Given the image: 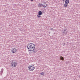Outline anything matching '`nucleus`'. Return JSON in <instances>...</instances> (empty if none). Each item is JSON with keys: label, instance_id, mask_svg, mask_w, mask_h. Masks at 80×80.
I'll return each mask as SVG.
<instances>
[{"label": "nucleus", "instance_id": "obj_1", "mask_svg": "<svg viewBox=\"0 0 80 80\" xmlns=\"http://www.w3.org/2000/svg\"><path fill=\"white\" fill-rule=\"evenodd\" d=\"M35 46L33 43H30L29 44H28V46H27V48L28 49V51L29 52H32L33 53H36V51L35 49Z\"/></svg>", "mask_w": 80, "mask_h": 80}, {"label": "nucleus", "instance_id": "obj_2", "mask_svg": "<svg viewBox=\"0 0 80 80\" xmlns=\"http://www.w3.org/2000/svg\"><path fill=\"white\" fill-rule=\"evenodd\" d=\"M11 65L12 67H17V62L16 61L15 59H14L12 60L11 63Z\"/></svg>", "mask_w": 80, "mask_h": 80}, {"label": "nucleus", "instance_id": "obj_3", "mask_svg": "<svg viewBox=\"0 0 80 80\" xmlns=\"http://www.w3.org/2000/svg\"><path fill=\"white\" fill-rule=\"evenodd\" d=\"M62 34H63L64 35H65L67 33V28L65 27L64 29H63L62 30Z\"/></svg>", "mask_w": 80, "mask_h": 80}, {"label": "nucleus", "instance_id": "obj_4", "mask_svg": "<svg viewBox=\"0 0 80 80\" xmlns=\"http://www.w3.org/2000/svg\"><path fill=\"white\" fill-rule=\"evenodd\" d=\"M28 68L29 71H33L35 69V67H34V65H32L29 67Z\"/></svg>", "mask_w": 80, "mask_h": 80}, {"label": "nucleus", "instance_id": "obj_5", "mask_svg": "<svg viewBox=\"0 0 80 80\" xmlns=\"http://www.w3.org/2000/svg\"><path fill=\"white\" fill-rule=\"evenodd\" d=\"M16 51H17V50H16V48H14L11 51V52H12V53H16Z\"/></svg>", "mask_w": 80, "mask_h": 80}, {"label": "nucleus", "instance_id": "obj_6", "mask_svg": "<svg viewBox=\"0 0 80 80\" xmlns=\"http://www.w3.org/2000/svg\"><path fill=\"white\" fill-rule=\"evenodd\" d=\"M3 72V69L2 68L1 69V71H0V75H2V74Z\"/></svg>", "mask_w": 80, "mask_h": 80}, {"label": "nucleus", "instance_id": "obj_7", "mask_svg": "<svg viewBox=\"0 0 80 80\" xmlns=\"http://www.w3.org/2000/svg\"><path fill=\"white\" fill-rule=\"evenodd\" d=\"M64 6L65 8L67 7L68 6V4H66L65 3L64 4Z\"/></svg>", "mask_w": 80, "mask_h": 80}, {"label": "nucleus", "instance_id": "obj_8", "mask_svg": "<svg viewBox=\"0 0 80 80\" xmlns=\"http://www.w3.org/2000/svg\"><path fill=\"white\" fill-rule=\"evenodd\" d=\"M42 4L41 3H39L38 5V6L39 7H42Z\"/></svg>", "mask_w": 80, "mask_h": 80}, {"label": "nucleus", "instance_id": "obj_9", "mask_svg": "<svg viewBox=\"0 0 80 80\" xmlns=\"http://www.w3.org/2000/svg\"><path fill=\"white\" fill-rule=\"evenodd\" d=\"M69 0H66L65 1V3H66L67 4H68V3H69Z\"/></svg>", "mask_w": 80, "mask_h": 80}, {"label": "nucleus", "instance_id": "obj_10", "mask_svg": "<svg viewBox=\"0 0 80 80\" xmlns=\"http://www.w3.org/2000/svg\"><path fill=\"white\" fill-rule=\"evenodd\" d=\"M38 15H42V11H39L38 12Z\"/></svg>", "mask_w": 80, "mask_h": 80}, {"label": "nucleus", "instance_id": "obj_11", "mask_svg": "<svg viewBox=\"0 0 80 80\" xmlns=\"http://www.w3.org/2000/svg\"><path fill=\"white\" fill-rule=\"evenodd\" d=\"M60 60H64V58L63 57H61L60 58Z\"/></svg>", "mask_w": 80, "mask_h": 80}, {"label": "nucleus", "instance_id": "obj_12", "mask_svg": "<svg viewBox=\"0 0 80 80\" xmlns=\"http://www.w3.org/2000/svg\"><path fill=\"white\" fill-rule=\"evenodd\" d=\"M40 15H41L38 14L37 15V17L38 18H40V17H41V16H40Z\"/></svg>", "mask_w": 80, "mask_h": 80}, {"label": "nucleus", "instance_id": "obj_13", "mask_svg": "<svg viewBox=\"0 0 80 80\" xmlns=\"http://www.w3.org/2000/svg\"><path fill=\"white\" fill-rule=\"evenodd\" d=\"M42 7H44V8H45V7H46V6H45V5L44 4H42Z\"/></svg>", "mask_w": 80, "mask_h": 80}, {"label": "nucleus", "instance_id": "obj_14", "mask_svg": "<svg viewBox=\"0 0 80 80\" xmlns=\"http://www.w3.org/2000/svg\"><path fill=\"white\" fill-rule=\"evenodd\" d=\"M40 74H41V75H43V72H42V73H41Z\"/></svg>", "mask_w": 80, "mask_h": 80}, {"label": "nucleus", "instance_id": "obj_15", "mask_svg": "<svg viewBox=\"0 0 80 80\" xmlns=\"http://www.w3.org/2000/svg\"><path fill=\"white\" fill-rule=\"evenodd\" d=\"M51 30H53V29L51 28L50 29Z\"/></svg>", "mask_w": 80, "mask_h": 80}, {"label": "nucleus", "instance_id": "obj_16", "mask_svg": "<svg viewBox=\"0 0 80 80\" xmlns=\"http://www.w3.org/2000/svg\"><path fill=\"white\" fill-rule=\"evenodd\" d=\"M44 4H46V2H44Z\"/></svg>", "mask_w": 80, "mask_h": 80}, {"label": "nucleus", "instance_id": "obj_17", "mask_svg": "<svg viewBox=\"0 0 80 80\" xmlns=\"http://www.w3.org/2000/svg\"><path fill=\"white\" fill-rule=\"evenodd\" d=\"M46 6H47L48 5V4H46Z\"/></svg>", "mask_w": 80, "mask_h": 80}, {"label": "nucleus", "instance_id": "obj_18", "mask_svg": "<svg viewBox=\"0 0 80 80\" xmlns=\"http://www.w3.org/2000/svg\"><path fill=\"white\" fill-rule=\"evenodd\" d=\"M31 0V1H33V0Z\"/></svg>", "mask_w": 80, "mask_h": 80}, {"label": "nucleus", "instance_id": "obj_19", "mask_svg": "<svg viewBox=\"0 0 80 80\" xmlns=\"http://www.w3.org/2000/svg\"><path fill=\"white\" fill-rule=\"evenodd\" d=\"M64 0H63V1H64Z\"/></svg>", "mask_w": 80, "mask_h": 80}]
</instances>
